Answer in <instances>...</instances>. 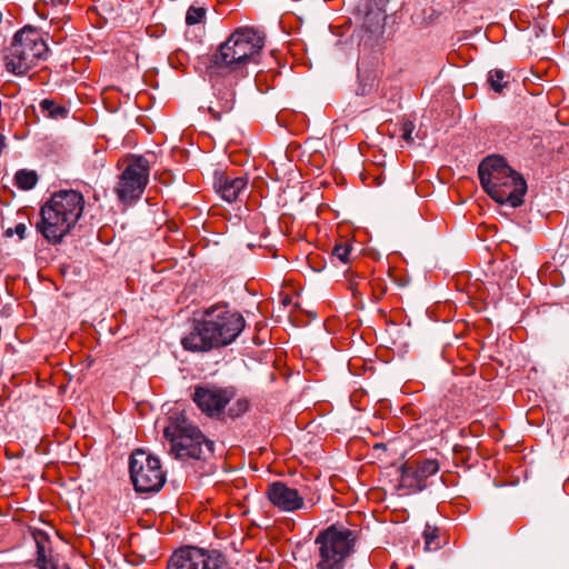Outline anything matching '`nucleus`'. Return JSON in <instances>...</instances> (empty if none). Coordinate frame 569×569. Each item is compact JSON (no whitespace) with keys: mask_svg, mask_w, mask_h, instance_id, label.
Returning <instances> with one entry per match:
<instances>
[{"mask_svg":"<svg viewBox=\"0 0 569 569\" xmlns=\"http://www.w3.org/2000/svg\"><path fill=\"white\" fill-rule=\"evenodd\" d=\"M264 34L253 28L236 29L218 49L208 56L206 73L216 100L209 112L217 120L232 111L236 103V86L248 74V64L258 63L264 47Z\"/></svg>","mask_w":569,"mask_h":569,"instance_id":"obj_1","label":"nucleus"},{"mask_svg":"<svg viewBox=\"0 0 569 569\" xmlns=\"http://www.w3.org/2000/svg\"><path fill=\"white\" fill-rule=\"evenodd\" d=\"M246 328L243 316L227 302L204 308L193 320L190 332L181 339L182 347L192 352H207L232 343Z\"/></svg>","mask_w":569,"mask_h":569,"instance_id":"obj_2","label":"nucleus"},{"mask_svg":"<svg viewBox=\"0 0 569 569\" xmlns=\"http://www.w3.org/2000/svg\"><path fill=\"white\" fill-rule=\"evenodd\" d=\"M84 197L80 191L59 190L40 209L37 231L50 243H60L82 216Z\"/></svg>","mask_w":569,"mask_h":569,"instance_id":"obj_3","label":"nucleus"},{"mask_svg":"<svg viewBox=\"0 0 569 569\" xmlns=\"http://www.w3.org/2000/svg\"><path fill=\"white\" fill-rule=\"evenodd\" d=\"M478 176L485 192L500 204L512 208L523 203L527 183L500 156L483 159L478 167Z\"/></svg>","mask_w":569,"mask_h":569,"instance_id":"obj_4","label":"nucleus"},{"mask_svg":"<svg viewBox=\"0 0 569 569\" xmlns=\"http://www.w3.org/2000/svg\"><path fill=\"white\" fill-rule=\"evenodd\" d=\"M49 47L41 32L33 27H24L13 36L3 50L6 70L14 76H26L40 61L47 60Z\"/></svg>","mask_w":569,"mask_h":569,"instance_id":"obj_5","label":"nucleus"},{"mask_svg":"<svg viewBox=\"0 0 569 569\" xmlns=\"http://www.w3.org/2000/svg\"><path fill=\"white\" fill-rule=\"evenodd\" d=\"M359 532L346 527L330 526L320 531L316 539L317 569H345L348 559L355 551Z\"/></svg>","mask_w":569,"mask_h":569,"instance_id":"obj_6","label":"nucleus"},{"mask_svg":"<svg viewBox=\"0 0 569 569\" xmlns=\"http://www.w3.org/2000/svg\"><path fill=\"white\" fill-rule=\"evenodd\" d=\"M170 441V452L179 459H206L213 452V442L206 438L201 430L183 416L170 418L163 430Z\"/></svg>","mask_w":569,"mask_h":569,"instance_id":"obj_7","label":"nucleus"},{"mask_svg":"<svg viewBox=\"0 0 569 569\" xmlns=\"http://www.w3.org/2000/svg\"><path fill=\"white\" fill-rule=\"evenodd\" d=\"M150 176V163L143 156H131L114 187V193L119 202L123 204H132L139 200L148 183Z\"/></svg>","mask_w":569,"mask_h":569,"instance_id":"obj_8","label":"nucleus"},{"mask_svg":"<svg viewBox=\"0 0 569 569\" xmlns=\"http://www.w3.org/2000/svg\"><path fill=\"white\" fill-rule=\"evenodd\" d=\"M130 478L138 492H157L166 482L159 458L136 450L130 456Z\"/></svg>","mask_w":569,"mask_h":569,"instance_id":"obj_9","label":"nucleus"},{"mask_svg":"<svg viewBox=\"0 0 569 569\" xmlns=\"http://www.w3.org/2000/svg\"><path fill=\"white\" fill-rule=\"evenodd\" d=\"M236 396L237 389L233 386L221 387L208 382L194 387L192 400L207 417L224 419V409Z\"/></svg>","mask_w":569,"mask_h":569,"instance_id":"obj_10","label":"nucleus"},{"mask_svg":"<svg viewBox=\"0 0 569 569\" xmlns=\"http://www.w3.org/2000/svg\"><path fill=\"white\" fill-rule=\"evenodd\" d=\"M226 566V558L219 550L186 546L172 553L167 569H223Z\"/></svg>","mask_w":569,"mask_h":569,"instance_id":"obj_11","label":"nucleus"},{"mask_svg":"<svg viewBox=\"0 0 569 569\" xmlns=\"http://www.w3.org/2000/svg\"><path fill=\"white\" fill-rule=\"evenodd\" d=\"M439 471V462L436 459H423L407 462L401 467L399 486L409 492L422 491L427 488V480Z\"/></svg>","mask_w":569,"mask_h":569,"instance_id":"obj_12","label":"nucleus"},{"mask_svg":"<svg viewBox=\"0 0 569 569\" xmlns=\"http://www.w3.org/2000/svg\"><path fill=\"white\" fill-rule=\"evenodd\" d=\"M266 496L270 503L280 511L295 512L305 506V499L295 488L288 487L282 481L268 485Z\"/></svg>","mask_w":569,"mask_h":569,"instance_id":"obj_13","label":"nucleus"},{"mask_svg":"<svg viewBox=\"0 0 569 569\" xmlns=\"http://www.w3.org/2000/svg\"><path fill=\"white\" fill-rule=\"evenodd\" d=\"M248 177L234 176L231 172L216 171L213 187L227 202L241 201L248 189Z\"/></svg>","mask_w":569,"mask_h":569,"instance_id":"obj_14","label":"nucleus"},{"mask_svg":"<svg viewBox=\"0 0 569 569\" xmlns=\"http://www.w3.org/2000/svg\"><path fill=\"white\" fill-rule=\"evenodd\" d=\"M31 536L37 546V559L36 565L44 563L50 559L47 556V551L50 550V538L47 532L40 529H31Z\"/></svg>","mask_w":569,"mask_h":569,"instance_id":"obj_15","label":"nucleus"},{"mask_svg":"<svg viewBox=\"0 0 569 569\" xmlns=\"http://www.w3.org/2000/svg\"><path fill=\"white\" fill-rule=\"evenodd\" d=\"M39 108L43 114L50 119H66L69 114V109L63 104L58 103L53 99H43L39 103Z\"/></svg>","mask_w":569,"mask_h":569,"instance_id":"obj_16","label":"nucleus"},{"mask_svg":"<svg viewBox=\"0 0 569 569\" xmlns=\"http://www.w3.org/2000/svg\"><path fill=\"white\" fill-rule=\"evenodd\" d=\"M69 20L70 16L68 13H63L61 17L51 18V36L56 43L63 42L69 36V31L73 30V28H70L69 30L66 29Z\"/></svg>","mask_w":569,"mask_h":569,"instance_id":"obj_17","label":"nucleus"},{"mask_svg":"<svg viewBox=\"0 0 569 569\" xmlns=\"http://www.w3.org/2000/svg\"><path fill=\"white\" fill-rule=\"evenodd\" d=\"M233 402L224 409V418L238 419L247 413L250 409V401L247 397L234 398Z\"/></svg>","mask_w":569,"mask_h":569,"instance_id":"obj_18","label":"nucleus"},{"mask_svg":"<svg viewBox=\"0 0 569 569\" xmlns=\"http://www.w3.org/2000/svg\"><path fill=\"white\" fill-rule=\"evenodd\" d=\"M14 182L20 190H31L38 182V174L33 170L21 169L16 172Z\"/></svg>","mask_w":569,"mask_h":569,"instance_id":"obj_19","label":"nucleus"},{"mask_svg":"<svg viewBox=\"0 0 569 569\" xmlns=\"http://www.w3.org/2000/svg\"><path fill=\"white\" fill-rule=\"evenodd\" d=\"M508 78L509 74L502 69H492L488 73L487 82L491 90L500 93L508 86Z\"/></svg>","mask_w":569,"mask_h":569,"instance_id":"obj_20","label":"nucleus"},{"mask_svg":"<svg viewBox=\"0 0 569 569\" xmlns=\"http://www.w3.org/2000/svg\"><path fill=\"white\" fill-rule=\"evenodd\" d=\"M423 537L426 550L432 551L440 548L438 528L427 525L423 531Z\"/></svg>","mask_w":569,"mask_h":569,"instance_id":"obj_21","label":"nucleus"},{"mask_svg":"<svg viewBox=\"0 0 569 569\" xmlns=\"http://www.w3.org/2000/svg\"><path fill=\"white\" fill-rule=\"evenodd\" d=\"M206 13V8L191 6L186 13V23L188 26L199 24L204 20Z\"/></svg>","mask_w":569,"mask_h":569,"instance_id":"obj_22","label":"nucleus"},{"mask_svg":"<svg viewBox=\"0 0 569 569\" xmlns=\"http://www.w3.org/2000/svg\"><path fill=\"white\" fill-rule=\"evenodd\" d=\"M352 246L348 242L336 243L332 248V256L341 262L347 263L351 253Z\"/></svg>","mask_w":569,"mask_h":569,"instance_id":"obj_23","label":"nucleus"},{"mask_svg":"<svg viewBox=\"0 0 569 569\" xmlns=\"http://www.w3.org/2000/svg\"><path fill=\"white\" fill-rule=\"evenodd\" d=\"M415 129H416V126H415L413 121L403 120L400 126L401 138L409 143L413 142L412 132L415 131Z\"/></svg>","mask_w":569,"mask_h":569,"instance_id":"obj_24","label":"nucleus"},{"mask_svg":"<svg viewBox=\"0 0 569 569\" xmlns=\"http://www.w3.org/2000/svg\"><path fill=\"white\" fill-rule=\"evenodd\" d=\"M27 232V226L24 223H18L14 229H8L6 231L7 237H11L13 233L17 234L21 240L24 239Z\"/></svg>","mask_w":569,"mask_h":569,"instance_id":"obj_25","label":"nucleus"},{"mask_svg":"<svg viewBox=\"0 0 569 569\" xmlns=\"http://www.w3.org/2000/svg\"><path fill=\"white\" fill-rule=\"evenodd\" d=\"M36 566L38 567V569H57L56 566L50 560L46 561L44 563H39Z\"/></svg>","mask_w":569,"mask_h":569,"instance_id":"obj_26","label":"nucleus"},{"mask_svg":"<svg viewBox=\"0 0 569 569\" xmlns=\"http://www.w3.org/2000/svg\"><path fill=\"white\" fill-rule=\"evenodd\" d=\"M6 147H7L6 137L0 132V154L3 152Z\"/></svg>","mask_w":569,"mask_h":569,"instance_id":"obj_27","label":"nucleus"},{"mask_svg":"<svg viewBox=\"0 0 569 569\" xmlns=\"http://www.w3.org/2000/svg\"><path fill=\"white\" fill-rule=\"evenodd\" d=\"M565 236L569 238V224L565 228Z\"/></svg>","mask_w":569,"mask_h":569,"instance_id":"obj_28","label":"nucleus"}]
</instances>
